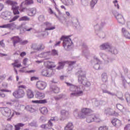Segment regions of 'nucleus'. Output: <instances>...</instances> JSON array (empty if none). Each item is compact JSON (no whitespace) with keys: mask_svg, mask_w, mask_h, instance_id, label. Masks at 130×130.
<instances>
[{"mask_svg":"<svg viewBox=\"0 0 130 130\" xmlns=\"http://www.w3.org/2000/svg\"><path fill=\"white\" fill-rule=\"evenodd\" d=\"M20 18V16L16 15L14 17H13L11 20H9V23H12L13 22H15V21H16V20H18Z\"/></svg>","mask_w":130,"mask_h":130,"instance_id":"obj_41","label":"nucleus"},{"mask_svg":"<svg viewBox=\"0 0 130 130\" xmlns=\"http://www.w3.org/2000/svg\"><path fill=\"white\" fill-rule=\"evenodd\" d=\"M25 110L30 112H35L37 110V108L36 106L27 105L25 107Z\"/></svg>","mask_w":130,"mask_h":130,"instance_id":"obj_13","label":"nucleus"},{"mask_svg":"<svg viewBox=\"0 0 130 130\" xmlns=\"http://www.w3.org/2000/svg\"><path fill=\"white\" fill-rule=\"evenodd\" d=\"M108 79V78L106 73H104L102 75V80L104 83H106V82H107Z\"/></svg>","mask_w":130,"mask_h":130,"instance_id":"obj_37","label":"nucleus"},{"mask_svg":"<svg viewBox=\"0 0 130 130\" xmlns=\"http://www.w3.org/2000/svg\"><path fill=\"white\" fill-rule=\"evenodd\" d=\"M86 121L88 123H90V122H93V121H94V116L93 114L87 117Z\"/></svg>","mask_w":130,"mask_h":130,"instance_id":"obj_33","label":"nucleus"},{"mask_svg":"<svg viewBox=\"0 0 130 130\" xmlns=\"http://www.w3.org/2000/svg\"><path fill=\"white\" fill-rule=\"evenodd\" d=\"M52 70H44L42 71L41 74L44 77H51L52 76Z\"/></svg>","mask_w":130,"mask_h":130,"instance_id":"obj_15","label":"nucleus"},{"mask_svg":"<svg viewBox=\"0 0 130 130\" xmlns=\"http://www.w3.org/2000/svg\"><path fill=\"white\" fill-rule=\"evenodd\" d=\"M116 107H117V109H118V110H120V111H121V110H122V109H123V106H122L119 104H117Z\"/></svg>","mask_w":130,"mask_h":130,"instance_id":"obj_49","label":"nucleus"},{"mask_svg":"<svg viewBox=\"0 0 130 130\" xmlns=\"http://www.w3.org/2000/svg\"><path fill=\"white\" fill-rule=\"evenodd\" d=\"M28 13L30 16H34L36 14V9L35 8H31L29 10Z\"/></svg>","mask_w":130,"mask_h":130,"instance_id":"obj_38","label":"nucleus"},{"mask_svg":"<svg viewBox=\"0 0 130 130\" xmlns=\"http://www.w3.org/2000/svg\"><path fill=\"white\" fill-rule=\"evenodd\" d=\"M27 6H28V4H27V2H26V1L23 2L20 6V12H24V10H25V9H26V7H27Z\"/></svg>","mask_w":130,"mask_h":130,"instance_id":"obj_27","label":"nucleus"},{"mask_svg":"<svg viewBox=\"0 0 130 130\" xmlns=\"http://www.w3.org/2000/svg\"><path fill=\"white\" fill-rule=\"evenodd\" d=\"M0 45L2 46V47H5V43H4V40L0 41Z\"/></svg>","mask_w":130,"mask_h":130,"instance_id":"obj_59","label":"nucleus"},{"mask_svg":"<svg viewBox=\"0 0 130 130\" xmlns=\"http://www.w3.org/2000/svg\"><path fill=\"white\" fill-rule=\"evenodd\" d=\"M35 97L37 99H43L45 98V94L43 92L37 91L35 94Z\"/></svg>","mask_w":130,"mask_h":130,"instance_id":"obj_17","label":"nucleus"},{"mask_svg":"<svg viewBox=\"0 0 130 130\" xmlns=\"http://www.w3.org/2000/svg\"><path fill=\"white\" fill-rule=\"evenodd\" d=\"M6 4L10 5V6H12V9L19 8V6H18V3L16 2L8 0L6 2Z\"/></svg>","mask_w":130,"mask_h":130,"instance_id":"obj_18","label":"nucleus"},{"mask_svg":"<svg viewBox=\"0 0 130 130\" xmlns=\"http://www.w3.org/2000/svg\"><path fill=\"white\" fill-rule=\"evenodd\" d=\"M30 18L27 16H23L19 18V21L21 22V21H29Z\"/></svg>","mask_w":130,"mask_h":130,"instance_id":"obj_43","label":"nucleus"},{"mask_svg":"<svg viewBox=\"0 0 130 130\" xmlns=\"http://www.w3.org/2000/svg\"><path fill=\"white\" fill-rule=\"evenodd\" d=\"M15 109L17 110H23L25 109V106L19 104V103H16L15 104Z\"/></svg>","mask_w":130,"mask_h":130,"instance_id":"obj_26","label":"nucleus"},{"mask_svg":"<svg viewBox=\"0 0 130 130\" xmlns=\"http://www.w3.org/2000/svg\"><path fill=\"white\" fill-rule=\"evenodd\" d=\"M26 53L25 52H22L20 54V56L21 57H24V56H25Z\"/></svg>","mask_w":130,"mask_h":130,"instance_id":"obj_56","label":"nucleus"},{"mask_svg":"<svg viewBox=\"0 0 130 130\" xmlns=\"http://www.w3.org/2000/svg\"><path fill=\"white\" fill-rule=\"evenodd\" d=\"M36 80H38V78H37L36 77H32L30 78V81H36Z\"/></svg>","mask_w":130,"mask_h":130,"instance_id":"obj_57","label":"nucleus"},{"mask_svg":"<svg viewBox=\"0 0 130 130\" xmlns=\"http://www.w3.org/2000/svg\"><path fill=\"white\" fill-rule=\"evenodd\" d=\"M36 86L38 90H43L46 88L47 84L44 81H39L37 82Z\"/></svg>","mask_w":130,"mask_h":130,"instance_id":"obj_9","label":"nucleus"},{"mask_svg":"<svg viewBox=\"0 0 130 130\" xmlns=\"http://www.w3.org/2000/svg\"><path fill=\"white\" fill-rule=\"evenodd\" d=\"M50 55H53V56L58 55L57 51H56V50H55V49L52 50L51 53H50Z\"/></svg>","mask_w":130,"mask_h":130,"instance_id":"obj_46","label":"nucleus"},{"mask_svg":"<svg viewBox=\"0 0 130 130\" xmlns=\"http://www.w3.org/2000/svg\"><path fill=\"white\" fill-rule=\"evenodd\" d=\"M18 90H15L13 93V95L16 99H19L20 98H23L25 96V91L23 89H26L27 86L24 85H19L17 86Z\"/></svg>","mask_w":130,"mask_h":130,"instance_id":"obj_1","label":"nucleus"},{"mask_svg":"<svg viewBox=\"0 0 130 130\" xmlns=\"http://www.w3.org/2000/svg\"><path fill=\"white\" fill-rule=\"evenodd\" d=\"M61 97L59 96V95H58V96H55V97H54V99H55V100H56V101H57L58 100H59V99H61Z\"/></svg>","mask_w":130,"mask_h":130,"instance_id":"obj_61","label":"nucleus"},{"mask_svg":"<svg viewBox=\"0 0 130 130\" xmlns=\"http://www.w3.org/2000/svg\"><path fill=\"white\" fill-rule=\"evenodd\" d=\"M28 60H29V59L27 58H24L22 62L24 66H27V63H28Z\"/></svg>","mask_w":130,"mask_h":130,"instance_id":"obj_51","label":"nucleus"},{"mask_svg":"<svg viewBox=\"0 0 130 130\" xmlns=\"http://www.w3.org/2000/svg\"><path fill=\"white\" fill-rule=\"evenodd\" d=\"M92 115L94 116V121H95V122H100L101 121V119L99 115L92 114Z\"/></svg>","mask_w":130,"mask_h":130,"instance_id":"obj_31","label":"nucleus"},{"mask_svg":"<svg viewBox=\"0 0 130 130\" xmlns=\"http://www.w3.org/2000/svg\"><path fill=\"white\" fill-rule=\"evenodd\" d=\"M44 25L47 27L45 30V31H50L51 30H54L55 29V26H52L51 23L49 22H45Z\"/></svg>","mask_w":130,"mask_h":130,"instance_id":"obj_14","label":"nucleus"},{"mask_svg":"<svg viewBox=\"0 0 130 130\" xmlns=\"http://www.w3.org/2000/svg\"><path fill=\"white\" fill-rule=\"evenodd\" d=\"M4 8H5V5L2 3H0V12H2V10H4Z\"/></svg>","mask_w":130,"mask_h":130,"instance_id":"obj_55","label":"nucleus"},{"mask_svg":"<svg viewBox=\"0 0 130 130\" xmlns=\"http://www.w3.org/2000/svg\"><path fill=\"white\" fill-rule=\"evenodd\" d=\"M48 12L49 14H50V15H52L54 14V15H55V17H56V18H58V16H57V15H56V13L53 12V10H52V9L51 8H49Z\"/></svg>","mask_w":130,"mask_h":130,"instance_id":"obj_44","label":"nucleus"},{"mask_svg":"<svg viewBox=\"0 0 130 130\" xmlns=\"http://www.w3.org/2000/svg\"><path fill=\"white\" fill-rule=\"evenodd\" d=\"M0 97H2V98H5L6 97V94L4 93L0 92Z\"/></svg>","mask_w":130,"mask_h":130,"instance_id":"obj_60","label":"nucleus"},{"mask_svg":"<svg viewBox=\"0 0 130 130\" xmlns=\"http://www.w3.org/2000/svg\"><path fill=\"white\" fill-rule=\"evenodd\" d=\"M122 32L125 38L130 39V33L125 29V28L123 27L122 28Z\"/></svg>","mask_w":130,"mask_h":130,"instance_id":"obj_22","label":"nucleus"},{"mask_svg":"<svg viewBox=\"0 0 130 130\" xmlns=\"http://www.w3.org/2000/svg\"><path fill=\"white\" fill-rule=\"evenodd\" d=\"M50 56V52L42 53L40 54V57H43L44 58H45V59H49Z\"/></svg>","mask_w":130,"mask_h":130,"instance_id":"obj_19","label":"nucleus"},{"mask_svg":"<svg viewBox=\"0 0 130 130\" xmlns=\"http://www.w3.org/2000/svg\"><path fill=\"white\" fill-rule=\"evenodd\" d=\"M29 42L27 40H23L22 41L21 39H20V44H21V45H25V44H28Z\"/></svg>","mask_w":130,"mask_h":130,"instance_id":"obj_48","label":"nucleus"},{"mask_svg":"<svg viewBox=\"0 0 130 130\" xmlns=\"http://www.w3.org/2000/svg\"><path fill=\"white\" fill-rule=\"evenodd\" d=\"M61 115L62 116H64L65 117H69V115H70V113L69 111H67L64 110H62L61 111Z\"/></svg>","mask_w":130,"mask_h":130,"instance_id":"obj_36","label":"nucleus"},{"mask_svg":"<svg viewBox=\"0 0 130 130\" xmlns=\"http://www.w3.org/2000/svg\"><path fill=\"white\" fill-rule=\"evenodd\" d=\"M24 125H25V124L22 123H17L14 126L15 130H20L21 129V127H23Z\"/></svg>","mask_w":130,"mask_h":130,"instance_id":"obj_32","label":"nucleus"},{"mask_svg":"<svg viewBox=\"0 0 130 130\" xmlns=\"http://www.w3.org/2000/svg\"><path fill=\"white\" fill-rule=\"evenodd\" d=\"M40 110L42 114H47L48 113V110L45 107L41 108Z\"/></svg>","mask_w":130,"mask_h":130,"instance_id":"obj_34","label":"nucleus"},{"mask_svg":"<svg viewBox=\"0 0 130 130\" xmlns=\"http://www.w3.org/2000/svg\"><path fill=\"white\" fill-rule=\"evenodd\" d=\"M12 113L14 114V115H15V114H16V115H20V114H21V113L16 111H14Z\"/></svg>","mask_w":130,"mask_h":130,"instance_id":"obj_63","label":"nucleus"},{"mask_svg":"<svg viewBox=\"0 0 130 130\" xmlns=\"http://www.w3.org/2000/svg\"><path fill=\"white\" fill-rule=\"evenodd\" d=\"M11 40L13 42V46H14V47L17 46V43H20V42H21V38H20V37L18 36H14L11 38Z\"/></svg>","mask_w":130,"mask_h":130,"instance_id":"obj_12","label":"nucleus"},{"mask_svg":"<svg viewBox=\"0 0 130 130\" xmlns=\"http://www.w3.org/2000/svg\"><path fill=\"white\" fill-rule=\"evenodd\" d=\"M70 90L71 92H74L70 94L71 97H79V96H82L83 92L82 90H79L78 87L75 85H72L70 87Z\"/></svg>","mask_w":130,"mask_h":130,"instance_id":"obj_3","label":"nucleus"},{"mask_svg":"<svg viewBox=\"0 0 130 130\" xmlns=\"http://www.w3.org/2000/svg\"><path fill=\"white\" fill-rule=\"evenodd\" d=\"M32 103H35L36 104H45V103H47V100H36V101H31Z\"/></svg>","mask_w":130,"mask_h":130,"instance_id":"obj_24","label":"nucleus"},{"mask_svg":"<svg viewBox=\"0 0 130 130\" xmlns=\"http://www.w3.org/2000/svg\"><path fill=\"white\" fill-rule=\"evenodd\" d=\"M25 2L27 4L28 6H29V5H32V4H34L33 0H25Z\"/></svg>","mask_w":130,"mask_h":130,"instance_id":"obj_53","label":"nucleus"},{"mask_svg":"<svg viewBox=\"0 0 130 130\" xmlns=\"http://www.w3.org/2000/svg\"><path fill=\"white\" fill-rule=\"evenodd\" d=\"M124 130H130V124H127L124 127Z\"/></svg>","mask_w":130,"mask_h":130,"instance_id":"obj_58","label":"nucleus"},{"mask_svg":"<svg viewBox=\"0 0 130 130\" xmlns=\"http://www.w3.org/2000/svg\"><path fill=\"white\" fill-rule=\"evenodd\" d=\"M91 112H93V110H91V109L84 108L81 109L82 114H79V116L81 117V118H85V115L90 114Z\"/></svg>","mask_w":130,"mask_h":130,"instance_id":"obj_8","label":"nucleus"},{"mask_svg":"<svg viewBox=\"0 0 130 130\" xmlns=\"http://www.w3.org/2000/svg\"><path fill=\"white\" fill-rule=\"evenodd\" d=\"M116 19H117V21L120 24H122V23H124V18H123V16L121 14H118L116 16Z\"/></svg>","mask_w":130,"mask_h":130,"instance_id":"obj_20","label":"nucleus"},{"mask_svg":"<svg viewBox=\"0 0 130 130\" xmlns=\"http://www.w3.org/2000/svg\"><path fill=\"white\" fill-rule=\"evenodd\" d=\"M0 16L4 20H8L9 17H10V15H9V13L7 11L3 12L1 13Z\"/></svg>","mask_w":130,"mask_h":130,"instance_id":"obj_23","label":"nucleus"},{"mask_svg":"<svg viewBox=\"0 0 130 130\" xmlns=\"http://www.w3.org/2000/svg\"><path fill=\"white\" fill-rule=\"evenodd\" d=\"M62 3L65 6H71V5H73V0H62Z\"/></svg>","mask_w":130,"mask_h":130,"instance_id":"obj_30","label":"nucleus"},{"mask_svg":"<svg viewBox=\"0 0 130 130\" xmlns=\"http://www.w3.org/2000/svg\"><path fill=\"white\" fill-rule=\"evenodd\" d=\"M99 130H108V127L107 126H102L99 127Z\"/></svg>","mask_w":130,"mask_h":130,"instance_id":"obj_52","label":"nucleus"},{"mask_svg":"<svg viewBox=\"0 0 130 130\" xmlns=\"http://www.w3.org/2000/svg\"><path fill=\"white\" fill-rule=\"evenodd\" d=\"M125 97L127 102L128 103H129V102H130V94L128 93H126L125 94Z\"/></svg>","mask_w":130,"mask_h":130,"instance_id":"obj_45","label":"nucleus"},{"mask_svg":"<svg viewBox=\"0 0 130 130\" xmlns=\"http://www.w3.org/2000/svg\"><path fill=\"white\" fill-rule=\"evenodd\" d=\"M12 66H13V68H21L22 67V64L20 63H19V60L18 59L15 60L14 62L12 63Z\"/></svg>","mask_w":130,"mask_h":130,"instance_id":"obj_29","label":"nucleus"},{"mask_svg":"<svg viewBox=\"0 0 130 130\" xmlns=\"http://www.w3.org/2000/svg\"><path fill=\"white\" fill-rule=\"evenodd\" d=\"M78 82L79 83H81L82 85L84 87H90L91 86V83L88 81L85 75H79Z\"/></svg>","mask_w":130,"mask_h":130,"instance_id":"obj_6","label":"nucleus"},{"mask_svg":"<svg viewBox=\"0 0 130 130\" xmlns=\"http://www.w3.org/2000/svg\"><path fill=\"white\" fill-rule=\"evenodd\" d=\"M52 126H53V123L52 122V121L49 120V121L48 122V124H42L41 126V127L43 129H47V128H49V127H52Z\"/></svg>","mask_w":130,"mask_h":130,"instance_id":"obj_16","label":"nucleus"},{"mask_svg":"<svg viewBox=\"0 0 130 130\" xmlns=\"http://www.w3.org/2000/svg\"><path fill=\"white\" fill-rule=\"evenodd\" d=\"M0 111L2 114H3V115L6 117L12 118V117L14 116V113L12 114V110H11V109L8 107L1 108Z\"/></svg>","mask_w":130,"mask_h":130,"instance_id":"obj_5","label":"nucleus"},{"mask_svg":"<svg viewBox=\"0 0 130 130\" xmlns=\"http://www.w3.org/2000/svg\"><path fill=\"white\" fill-rule=\"evenodd\" d=\"M52 90L53 91V92H54V93H59V88H58L57 86H53L52 87Z\"/></svg>","mask_w":130,"mask_h":130,"instance_id":"obj_39","label":"nucleus"},{"mask_svg":"<svg viewBox=\"0 0 130 130\" xmlns=\"http://www.w3.org/2000/svg\"><path fill=\"white\" fill-rule=\"evenodd\" d=\"M105 113L108 115H113L115 113V111L112 109H108L105 110Z\"/></svg>","mask_w":130,"mask_h":130,"instance_id":"obj_28","label":"nucleus"},{"mask_svg":"<svg viewBox=\"0 0 130 130\" xmlns=\"http://www.w3.org/2000/svg\"><path fill=\"white\" fill-rule=\"evenodd\" d=\"M113 3L115 5V7H117V9H119V5H118L117 0H115Z\"/></svg>","mask_w":130,"mask_h":130,"instance_id":"obj_54","label":"nucleus"},{"mask_svg":"<svg viewBox=\"0 0 130 130\" xmlns=\"http://www.w3.org/2000/svg\"><path fill=\"white\" fill-rule=\"evenodd\" d=\"M39 20L40 21V22H43V21H45V17L44 15H40L39 18Z\"/></svg>","mask_w":130,"mask_h":130,"instance_id":"obj_47","label":"nucleus"},{"mask_svg":"<svg viewBox=\"0 0 130 130\" xmlns=\"http://www.w3.org/2000/svg\"><path fill=\"white\" fill-rule=\"evenodd\" d=\"M1 92H11V91L5 89H2L0 90Z\"/></svg>","mask_w":130,"mask_h":130,"instance_id":"obj_62","label":"nucleus"},{"mask_svg":"<svg viewBox=\"0 0 130 130\" xmlns=\"http://www.w3.org/2000/svg\"><path fill=\"white\" fill-rule=\"evenodd\" d=\"M98 1V0H92L90 3V6L92 8L95 6V4H97Z\"/></svg>","mask_w":130,"mask_h":130,"instance_id":"obj_50","label":"nucleus"},{"mask_svg":"<svg viewBox=\"0 0 130 130\" xmlns=\"http://www.w3.org/2000/svg\"><path fill=\"white\" fill-rule=\"evenodd\" d=\"M70 37L71 36H62L60 38V40L63 41V46L66 50L69 49L73 44V42Z\"/></svg>","mask_w":130,"mask_h":130,"instance_id":"obj_2","label":"nucleus"},{"mask_svg":"<svg viewBox=\"0 0 130 130\" xmlns=\"http://www.w3.org/2000/svg\"><path fill=\"white\" fill-rule=\"evenodd\" d=\"M14 15H20V12H19V7L16 8H13L12 9Z\"/></svg>","mask_w":130,"mask_h":130,"instance_id":"obj_40","label":"nucleus"},{"mask_svg":"<svg viewBox=\"0 0 130 130\" xmlns=\"http://www.w3.org/2000/svg\"><path fill=\"white\" fill-rule=\"evenodd\" d=\"M31 47L32 49L37 51L45 49V46L42 43L32 44Z\"/></svg>","mask_w":130,"mask_h":130,"instance_id":"obj_7","label":"nucleus"},{"mask_svg":"<svg viewBox=\"0 0 130 130\" xmlns=\"http://www.w3.org/2000/svg\"><path fill=\"white\" fill-rule=\"evenodd\" d=\"M100 47L101 49H102L103 50H106L107 49V50H109L110 52H111V53H113L114 54H117L118 52L117 50L115 48L111 46L108 43L101 45Z\"/></svg>","mask_w":130,"mask_h":130,"instance_id":"obj_4","label":"nucleus"},{"mask_svg":"<svg viewBox=\"0 0 130 130\" xmlns=\"http://www.w3.org/2000/svg\"><path fill=\"white\" fill-rule=\"evenodd\" d=\"M17 25L15 24V22L11 23H8L6 24H4L0 26V28H4L6 29H10V30H15Z\"/></svg>","mask_w":130,"mask_h":130,"instance_id":"obj_10","label":"nucleus"},{"mask_svg":"<svg viewBox=\"0 0 130 130\" xmlns=\"http://www.w3.org/2000/svg\"><path fill=\"white\" fill-rule=\"evenodd\" d=\"M26 93L27 95L28 98L29 99H32V98H34V93H33V91L30 89H28L26 91Z\"/></svg>","mask_w":130,"mask_h":130,"instance_id":"obj_25","label":"nucleus"},{"mask_svg":"<svg viewBox=\"0 0 130 130\" xmlns=\"http://www.w3.org/2000/svg\"><path fill=\"white\" fill-rule=\"evenodd\" d=\"M76 63V61H70L69 66H72L73 64H75Z\"/></svg>","mask_w":130,"mask_h":130,"instance_id":"obj_64","label":"nucleus"},{"mask_svg":"<svg viewBox=\"0 0 130 130\" xmlns=\"http://www.w3.org/2000/svg\"><path fill=\"white\" fill-rule=\"evenodd\" d=\"M13 129V126L10 124H8L4 127V130H12Z\"/></svg>","mask_w":130,"mask_h":130,"instance_id":"obj_42","label":"nucleus"},{"mask_svg":"<svg viewBox=\"0 0 130 130\" xmlns=\"http://www.w3.org/2000/svg\"><path fill=\"white\" fill-rule=\"evenodd\" d=\"M111 123L114 126H115V127L117 128L120 127V126H121V121L117 118H113L111 120Z\"/></svg>","mask_w":130,"mask_h":130,"instance_id":"obj_11","label":"nucleus"},{"mask_svg":"<svg viewBox=\"0 0 130 130\" xmlns=\"http://www.w3.org/2000/svg\"><path fill=\"white\" fill-rule=\"evenodd\" d=\"M59 66L57 67V70H62L63 69V67H64L66 64V62L64 61H62V62H59Z\"/></svg>","mask_w":130,"mask_h":130,"instance_id":"obj_35","label":"nucleus"},{"mask_svg":"<svg viewBox=\"0 0 130 130\" xmlns=\"http://www.w3.org/2000/svg\"><path fill=\"white\" fill-rule=\"evenodd\" d=\"M46 64H47V66H46ZM44 65L46 66L49 69H52V68H55V67H56L55 64H54V62H50L49 61L45 62Z\"/></svg>","mask_w":130,"mask_h":130,"instance_id":"obj_21","label":"nucleus"}]
</instances>
